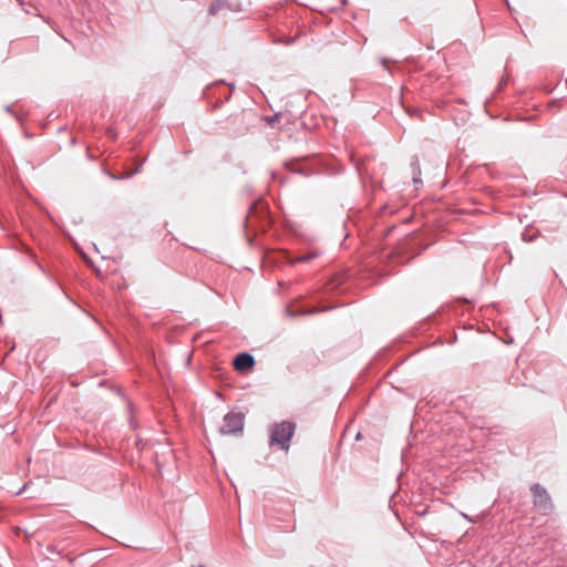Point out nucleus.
Wrapping results in <instances>:
<instances>
[{"label": "nucleus", "mask_w": 567, "mask_h": 567, "mask_svg": "<svg viewBox=\"0 0 567 567\" xmlns=\"http://www.w3.org/2000/svg\"><path fill=\"white\" fill-rule=\"evenodd\" d=\"M462 515H463V517H465V518H467L468 520H471V522H472V519H471V518H468V517L466 516V514H462Z\"/></svg>", "instance_id": "obj_7"}, {"label": "nucleus", "mask_w": 567, "mask_h": 567, "mask_svg": "<svg viewBox=\"0 0 567 567\" xmlns=\"http://www.w3.org/2000/svg\"><path fill=\"white\" fill-rule=\"evenodd\" d=\"M311 256H302L299 258L300 261L309 260Z\"/></svg>", "instance_id": "obj_6"}, {"label": "nucleus", "mask_w": 567, "mask_h": 567, "mask_svg": "<svg viewBox=\"0 0 567 567\" xmlns=\"http://www.w3.org/2000/svg\"><path fill=\"white\" fill-rule=\"evenodd\" d=\"M530 491L534 497V504L544 512L548 511L551 504L546 489L543 488L539 484H535L532 486Z\"/></svg>", "instance_id": "obj_3"}, {"label": "nucleus", "mask_w": 567, "mask_h": 567, "mask_svg": "<svg viewBox=\"0 0 567 567\" xmlns=\"http://www.w3.org/2000/svg\"><path fill=\"white\" fill-rule=\"evenodd\" d=\"M420 174H421V172H420V167H419V165L416 164V166H415V168H414V175H413V182H414L415 184L421 183Z\"/></svg>", "instance_id": "obj_5"}, {"label": "nucleus", "mask_w": 567, "mask_h": 567, "mask_svg": "<svg viewBox=\"0 0 567 567\" xmlns=\"http://www.w3.org/2000/svg\"><path fill=\"white\" fill-rule=\"evenodd\" d=\"M295 433V424L288 421H284L279 424H275L270 434V444L279 445L284 451L289 450V441Z\"/></svg>", "instance_id": "obj_1"}, {"label": "nucleus", "mask_w": 567, "mask_h": 567, "mask_svg": "<svg viewBox=\"0 0 567 567\" xmlns=\"http://www.w3.org/2000/svg\"><path fill=\"white\" fill-rule=\"evenodd\" d=\"M244 415L240 413H228L224 417V425L220 429L223 434H237L243 431Z\"/></svg>", "instance_id": "obj_2"}, {"label": "nucleus", "mask_w": 567, "mask_h": 567, "mask_svg": "<svg viewBox=\"0 0 567 567\" xmlns=\"http://www.w3.org/2000/svg\"><path fill=\"white\" fill-rule=\"evenodd\" d=\"M255 363L254 357L249 353H240L234 360V368L237 371L250 369Z\"/></svg>", "instance_id": "obj_4"}]
</instances>
